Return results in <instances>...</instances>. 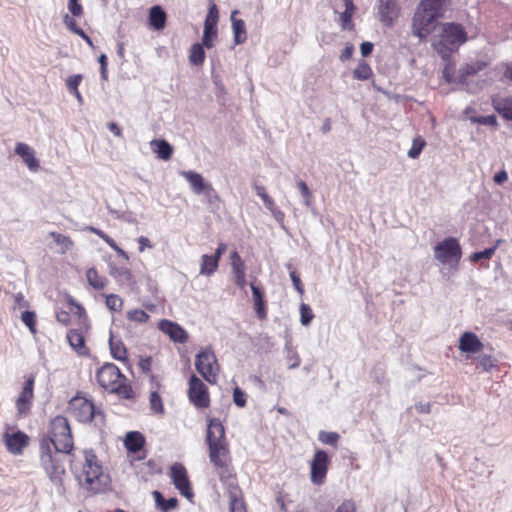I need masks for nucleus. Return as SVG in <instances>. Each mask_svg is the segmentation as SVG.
<instances>
[{
  "mask_svg": "<svg viewBox=\"0 0 512 512\" xmlns=\"http://www.w3.org/2000/svg\"><path fill=\"white\" fill-rule=\"evenodd\" d=\"M99 63H100V73H101V78L103 80H107L108 79V61H107V56L105 54H101L99 56Z\"/></svg>",
  "mask_w": 512,
  "mask_h": 512,
  "instance_id": "nucleus-62",
  "label": "nucleus"
},
{
  "mask_svg": "<svg viewBox=\"0 0 512 512\" xmlns=\"http://www.w3.org/2000/svg\"><path fill=\"white\" fill-rule=\"evenodd\" d=\"M447 61L448 62L442 71V77L447 84L457 83V75H455V65L449 60Z\"/></svg>",
  "mask_w": 512,
  "mask_h": 512,
  "instance_id": "nucleus-46",
  "label": "nucleus"
},
{
  "mask_svg": "<svg viewBox=\"0 0 512 512\" xmlns=\"http://www.w3.org/2000/svg\"><path fill=\"white\" fill-rule=\"evenodd\" d=\"M49 235L53 238L55 243L61 247L60 252L62 254L67 253L74 246V242L67 235H63V234L57 233L55 231L50 232Z\"/></svg>",
  "mask_w": 512,
  "mask_h": 512,
  "instance_id": "nucleus-36",
  "label": "nucleus"
},
{
  "mask_svg": "<svg viewBox=\"0 0 512 512\" xmlns=\"http://www.w3.org/2000/svg\"><path fill=\"white\" fill-rule=\"evenodd\" d=\"M82 79H83V77L81 74L69 76L66 80V85H67V88L69 89V91L73 92V91L79 90L78 87H79Z\"/></svg>",
  "mask_w": 512,
  "mask_h": 512,
  "instance_id": "nucleus-55",
  "label": "nucleus"
},
{
  "mask_svg": "<svg viewBox=\"0 0 512 512\" xmlns=\"http://www.w3.org/2000/svg\"><path fill=\"white\" fill-rule=\"evenodd\" d=\"M111 354L112 356L119 361H126L128 359V351L126 347L121 342H112L110 343Z\"/></svg>",
  "mask_w": 512,
  "mask_h": 512,
  "instance_id": "nucleus-43",
  "label": "nucleus"
},
{
  "mask_svg": "<svg viewBox=\"0 0 512 512\" xmlns=\"http://www.w3.org/2000/svg\"><path fill=\"white\" fill-rule=\"evenodd\" d=\"M233 401L236 406L243 408L247 403V394L239 387H235L233 390Z\"/></svg>",
  "mask_w": 512,
  "mask_h": 512,
  "instance_id": "nucleus-53",
  "label": "nucleus"
},
{
  "mask_svg": "<svg viewBox=\"0 0 512 512\" xmlns=\"http://www.w3.org/2000/svg\"><path fill=\"white\" fill-rule=\"evenodd\" d=\"M202 43H195L191 46L189 51V61L191 64L200 66L205 61V51Z\"/></svg>",
  "mask_w": 512,
  "mask_h": 512,
  "instance_id": "nucleus-34",
  "label": "nucleus"
},
{
  "mask_svg": "<svg viewBox=\"0 0 512 512\" xmlns=\"http://www.w3.org/2000/svg\"><path fill=\"white\" fill-rule=\"evenodd\" d=\"M34 384L35 376L31 374L26 378L23 388L16 400V409L19 415H26L31 409L32 400L34 398Z\"/></svg>",
  "mask_w": 512,
  "mask_h": 512,
  "instance_id": "nucleus-15",
  "label": "nucleus"
},
{
  "mask_svg": "<svg viewBox=\"0 0 512 512\" xmlns=\"http://www.w3.org/2000/svg\"><path fill=\"white\" fill-rule=\"evenodd\" d=\"M98 384L123 399H134L135 393L128 379L113 363H105L96 372Z\"/></svg>",
  "mask_w": 512,
  "mask_h": 512,
  "instance_id": "nucleus-6",
  "label": "nucleus"
},
{
  "mask_svg": "<svg viewBox=\"0 0 512 512\" xmlns=\"http://www.w3.org/2000/svg\"><path fill=\"white\" fill-rule=\"evenodd\" d=\"M105 305L111 312H121L124 306L123 299L117 294H103Z\"/></svg>",
  "mask_w": 512,
  "mask_h": 512,
  "instance_id": "nucleus-37",
  "label": "nucleus"
},
{
  "mask_svg": "<svg viewBox=\"0 0 512 512\" xmlns=\"http://www.w3.org/2000/svg\"><path fill=\"white\" fill-rule=\"evenodd\" d=\"M74 440L66 417L56 416L49 424L48 434L39 441L40 465L58 493L63 494L66 468L61 454H71Z\"/></svg>",
  "mask_w": 512,
  "mask_h": 512,
  "instance_id": "nucleus-1",
  "label": "nucleus"
},
{
  "mask_svg": "<svg viewBox=\"0 0 512 512\" xmlns=\"http://www.w3.org/2000/svg\"><path fill=\"white\" fill-rule=\"evenodd\" d=\"M400 8L397 0H379L378 14L380 21L386 26H392L399 17Z\"/></svg>",
  "mask_w": 512,
  "mask_h": 512,
  "instance_id": "nucleus-17",
  "label": "nucleus"
},
{
  "mask_svg": "<svg viewBox=\"0 0 512 512\" xmlns=\"http://www.w3.org/2000/svg\"><path fill=\"white\" fill-rule=\"evenodd\" d=\"M445 0H421L417 5L411 22V32L426 41L436 30L439 19L444 15Z\"/></svg>",
  "mask_w": 512,
  "mask_h": 512,
  "instance_id": "nucleus-3",
  "label": "nucleus"
},
{
  "mask_svg": "<svg viewBox=\"0 0 512 512\" xmlns=\"http://www.w3.org/2000/svg\"><path fill=\"white\" fill-rule=\"evenodd\" d=\"M22 322L29 328L30 332L36 333V314L33 311H24L21 315Z\"/></svg>",
  "mask_w": 512,
  "mask_h": 512,
  "instance_id": "nucleus-48",
  "label": "nucleus"
},
{
  "mask_svg": "<svg viewBox=\"0 0 512 512\" xmlns=\"http://www.w3.org/2000/svg\"><path fill=\"white\" fill-rule=\"evenodd\" d=\"M14 302H15V309L16 308H26L29 306L28 301L25 299L24 295L22 293H17L13 296Z\"/></svg>",
  "mask_w": 512,
  "mask_h": 512,
  "instance_id": "nucleus-63",
  "label": "nucleus"
},
{
  "mask_svg": "<svg viewBox=\"0 0 512 512\" xmlns=\"http://www.w3.org/2000/svg\"><path fill=\"white\" fill-rule=\"evenodd\" d=\"M230 497V512H247L246 505L241 497V490L237 483L227 485Z\"/></svg>",
  "mask_w": 512,
  "mask_h": 512,
  "instance_id": "nucleus-26",
  "label": "nucleus"
},
{
  "mask_svg": "<svg viewBox=\"0 0 512 512\" xmlns=\"http://www.w3.org/2000/svg\"><path fill=\"white\" fill-rule=\"evenodd\" d=\"M219 266V260L213 255H203L201 257L200 274L212 275Z\"/></svg>",
  "mask_w": 512,
  "mask_h": 512,
  "instance_id": "nucleus-33",
  "label": "nucleus"
},
{
  "mask_svg": "<svg viewBox=\"0 0 512 512\" xmlns=\"http://www.w3.org/2000/svg\"><path fill=\"white\" fill-rule=\"evenodd\" d=\"M466 27L456 22H445L440 25L438 35L432 41L433 49L443 60H450L453 53L468 41Z\"/></svg>",
  "mask_w": 512,
  "mask_h": 512,
  "instance_id": "nucleus-5",
  "label": "nucleus"
},
{
  "mask_svg": "<svg viewBox=\"0 0 512 512\" xmlns=\"http://www.w3.org/2000/svg\"><path fill=\"white\" fill-rule=\"evenodd\" d=\"M458 348L462 353L476 354L483 350L484 344L473 332H464L459 338Z\"/></svg>",
  "mask_w": 512,
  "mask_h": 512,
  "instance_id": "nucleus-19",
  "label": "nucleus"
},
{
  "mask_svg": "<svg viewBox=\"0 0 512 512\" xmlns=\"http://www.w3.org/2000/svg\"><path fill=\"white\" fill-rule=\"evenodd\" d=\"M85 462L82 467L80 481L87 490L97 493L102 488L104 478L102 465L93 450L84 451Z\"/></svg>",
  "mask_w": 512,
  "mask_h": 512,
  "instance_id": "nucleus-7",
  "label": "nucleus"
},
{
  "mask_svg": "<svg viewBox=\"0 0 512 512\" xmlns=\"http://www.w3.org/2000/svg\"><path fill=\"white\" fill-rule=\"evenodd\" d=\"M372 74L373 72L370 65L364 60L360 61L353 71L354 78L362 81L368 80Z\"/></svg>",
  "mask_w": 512,
  "mask_h": 512,
  "instance_id": "nucleus-38",
  "label": "nucleus"
},
{
  "mask_svg": "<svg viewBox=\"0 0 512 512\" xmlns=\"http://www.w3.org/2000/svg\"><path fill=\"white\" fill-rule=\"evenodd\" d=\"M493 108L505 119L512 120V96H493L491 99Z\"/></svg>",
  "mask_w": 512,
  "mask_h": 512,
  "instance_id": "nucleus-25",
  "label": "nucleus"
},
{
  "mask_svg": "<svg viewBox=\"0 0 512 512\" xmlns=\"http://www.w3.org/2000/svg\"><path fill=\"white\" fill-rule=\"evenodd\" d=\"M238 13V10H233L231 13L232 30L234 34V42L236 45L244 43L247 39L245 22L242 19H238L236 17Z\"/></svg>",
  "mask_w": 512,
  "mask_h": 512,
  "instance_id": "nucleus-28",
  "label": "nucleus"
},
{
  "mask_svg": "<svg viewBox=\"0 0 512 512\" xmlns=\"http://www.w3.org/2000/svg\"><path fill=\"white\" fill-rule=\"evenodd\" d=\"M187 395L190 403L197 409H207L211 405L207 385L194 374L189 378Z\"/></svg>",
  "mask_w": 512,
  "mask_h": 512,
  "instance_id": "nucleus-10",
  "label": "nucleus"
},
{
  "mask_svg": "<svg viewBox=\"0 0 512 512\" xmlns=\"http://www.w3.org/2000/svg\"><path fill=\"white\" fill-rule=\"evenodd\" d=\"M87 230L92 232L93 234L97 235L98 237H100L103 241H105L109 245V247L112 248L117 253L118 256L123 257L125 259H128L127 253L123 249H121L117 245L115 240L112 239L103 230H101L99 228H96V227H93V226L88 227Z\"/></svg>",
  "mask_w": 512,
  "mask_h": 512,
  "instance_id": "nucleus-32",
  "label": "nucleus"
},
{
  "mask_svg": "<svg viewBox=\"0 0 512 512\" xmlns=\"http://www.w3.org/2000/svg\"><path fill=\"white\" fill-rule=\"evenodd\" d=\"M230 259L232 272L234 275L245 273V263L242 260L241 256L238 254V252L234 251L233 253H231Z\"/></svg>",
  "mask_w": 512,
  "mask_h": 512,
  "instance_id": "nucleus-45",
  "label": "nucleus"
},
{
  "mask_svg": "<svg viewBox=\"0 0 512 512\" xmlns=\"http://www.w3.org/2000/svg\"><path fill=\"white\" fill-rule=\"evenodd\" d=\"M353 14L354 12H350V11H343L341 14H340V25L342 27V29L346 30H351L353 29L354 27V24H353Z\"/></svg>",
  "mask_w": 512,
  "mask_h": 512,
  "instance_id": "nucleus-54",
  "label": "nucleus"
},
{
  "mask_svg": "<svg viewBox=\"0 0 512 512\" xmlns=\"http://www.w3.org/2000/svg\"><path fill=\"white\" fill-rule=\"evenodd\" d=\"M318 440L325 445L337 448L340 435L337 432H327L322 430L318 433Z\"/></svg>",
  "mask_w": 512,
  "mask_h": 512,
  "instance_id": "nucleus-41",
  "label": "nucleus"
},
{
  "mask_svg": "<svg viewBox=\"0 0 512 512\" xmlns=\"http://www.w3.org/2000/svg\"><path fill=\"white\" fill-rule=\"evenodd\" d=\"M169 476L171 478L172 483L175 488L179 491V493L191 500L194 496L191 483L188 477V473L184 465L181 463H174L170 467Z\"/></svg>",
  "mask_w": 512,
  "mask_h": 512,
  "instance_id": "nucleus-14",
  "label": "nucleus"
},
{
  "mask_svg": "<svg viewBox=\"0 0 512 512\" xmlns=\"http://www.w3.org/2000/svg\"><path fill=\"white\" fill-rule=\"evenodd\" d=\"M290 278L292 280V283H293V286L294 288L297 290V292L299 294H304V285L303 283L301 282V279L300 277L298 276L297 272L296 271H292L290 273Z\"/></svg>",
  "mask_w": 512,
  "mask_h": 512,
  "instance_id": "nucleus-61",
  "label": "nucleus"
},
{
  "mask_svg": "<svg viewBox=\"0 0 512 512\" xmlns=\"http://www.w3.org/2000/svg\"><path fill=\"white\" fill-rule=\"evenodd\" d=\"M250 287L252 291L255 313L260 320H266L267 303L264 299V291L260 287L256 286L253 282L250 283Z\"/></svg>",
  "mask_w": 512,
  "mask_h": 512,
  "instance_id": "nucleus-23",
  "label": "nucleus"
},
{
  "mask_svg": "<svg viewBox=\"0 0 512 512\" xmlns=\"http://www.w3.org/2000/svg\"><path fill=\"white\" fill-rule=\"evenodd\" d=\"M152 364H153V360H152L151 356L140 357L139 362H138V366H139L140 370L143 373L150 374V375L152 374L151 373Z\"/></svg>",
  "mask_w": 512,
  "mask_h": 512,
  "instance_id": "nucleus-56",
  "label": "nucleus"
},
{
  "mask_svg": "<svg viewBox=\"0 0 512 512\" xmlns=\"http://www.w3.org/2000/svg\"><path fill=\"white\" fill-rule=\"evenodd\" d=\"M256 194L262 199L265 207L270 210L272 213L276 211V205L274 200L269 196L264 186L255 185L254 186Z\"/></svg>",
  "mask_w": 512,
  "mask_h": 512,
  "instance_id": "nucleus-40",
  "label": "nucleus"
},
{
  "mask_svg": "<svg viewBox=\"0 0 512 512\" xmlns=\"http://www.w3.org/2000/svg\"><path fill=\"white\" fill-rule=\"evenodd\" d=\"M334 512H357L355 501L351 499L344 500Z\"/></svg>",
  "mask_w": 512,
  "mask_h": 512,
  "instance_id": "nucleus-57",
  "label": "nucleus"
},
{
  "mask_svg": "<svg viewBox=\"0 0 512 512\" xmlns=\"http://www.w3.org/2000/svg\"><path fill=\"white\" fill-rule=\"evenodd\" d=\"M477 367L485 372H490L497 367V359L491 355H482L478 358Z\"/></svg>",
  "mask_w": 512,
  "mask_h": 512,
  "instance_id": "nucleus-42",
  "label": "nucleus"
},
{
  "mask_svg": "<svg viewBox=\"0 0 512 512\" xmlns=\"http://www.w3.org/2000/svg\"><path fill=\"white\" fill-rule=\"evenodd\" d=\"M426 146V141L423 137L417 136L413 139L412 146L408 151V156L412 159H416L421 154L422 150Z\"/></svg>",
  "mask_w": 512,
  "mask_h": 512,
  "instance_id": "nucleus-44",
  "label": "nucleus"
},
{
  "mask_svg": "<svg viewBox=\"0 0 512 512\" xmlns=\"http://www.w3.org/2000/svg\"><path fill=\"white\" fill-rule=\"evenodd\" d=\"M68 411L73 417L82 423L91 422L96 415V409L93 401L80 393L69 401Z\"/></svg>",
  "mask_w": 512,
  "mask_h": 512,
  "instance_id": "nucleus-12",
  "label": "nucleus"
},
{
  "mask_svg": "<svg viewBox=\"0 0 512 512\" xmlns=\"http://www.w3.org/2000/svg\"><path fill=\"white\" fill-rule=\"evenodd\" d=\"M218 30H211L207 33V30H203L202 44L210 49L214 46V42L217 40Z\"/></svg>",
  "mask_w": 512,
  "mask_h": 512,
  "instance_id": "nucleus-52",
  "label": "nucleus"
},
{
  "mask_svg": "<svg viewBox=\"0 0 512 512\" xmlns=\"http://www.w3.org/2000/svg\"><path fill=\"white\" fill-rule=\"evenodd\" d=\"M297 186L301 195L305 199L306 205H310V202L312 200V193L310 192L307 184L304 181H300Z\"/></svg>",
  "mask_w": 512,
  "mask_h": 512,
  "instance_id": "nucleus-59",
  "label": "nucleus"
},
{
  "mask_svg": "<svg viewBox=\"0 0 512 512\" xmlns=\"http://www.w3.org/2000/svg\"><path fill=\"white\" fill-rule=\"evenodd\" d=\"M472 121L476 122L478 124L490 125V126H494L497 124V119H496L495 115L479 116V117L472 119Z\"/></svg>",
  "mask_w": 512,
  "mask_h": 512,
  "instance_id": "nucleus-60",
  "label": "nucleus"
},
{
  "mask_svg": "<svg viewBox=\"0 0 512 512\" xmlns=\"http://www.w3.org/2000/svg\"><path fill=\"white\" fill-rule=\"evenodd\" d=\"M151 149L157 154L158 158L168 161L173 154L172 146L164 139H154L150 142Z\"/></svg>",
  "mask_w": 512,
  "mask_h": 512,
  "instance_id": "nucleus-30",
  "label": "nucleus"
},
{
  "mask_svg": "<svg viewBox=\"0 0 512 512\" xmlns=\"http://www.w3.org/2000/svg\"><path fill=\"white\" fill-rule=\"evenodd\" d=\"M153 497L156 505L163 511L168 512L177 507L178 500L176 498L165 499L159 491L153 492Z\"/></svg>",
  "mask_w": 512,
  "mask_h": 512,
  "instance_id": "nucleus-35",
  "label": "nucleus"
},
{
  "mask_svg": "<svg viewBox=\"0 0 512 512\" xmlns=\"http://www.w3.org/2000/svg\"><path fill=\"white\" fill-rule=\"evenodd\" d=\"M182 175L189 182L195 194L205 193L207 196L213 195L216 199H219L214 188L211 186V184L205 183L201 174L194 171H185L182 173Z\"/></svg>",
  "mask_w": 512,
  "mask_h": 512,
  "instance_id": "nucleus-16",
  "label": "nucleus"
},
{
  "mask_svg": "<svg viewBox=\"0 0 512 512\" xmlns=\"http://www.w3.org/2000/svg\"><path fill=\"white\" fill-rule=\"evenodd\" d=\"M150 408L156 414L164 413V405L162 398L159 394L161 388V380L159 376L151 374L150 376Z\"/></svg>",
  "mask_w": 512,
  "mask_h": 512,
  "instance_id": "nucleus-21",
  "label": "nucleus"
},
{
  "mask_svg": "<svg viewBox=\"0 0 512 512\" xmlns=\"http://www.w3.org/2000/svg\"><path fill=\"white\" fill-rule=\"evenodd\" d=\"M503 79L512 83V62L502 64Z\"/></svg>",
  "mask_w": 512,
  "mask_h": 512,
  "instance_id": "nucleus-64",
  "label": "nucleus"
},
{
  "mask_svg": "<svg viewBox=\"0 0 512 512\" xmlns=\"http://www.w3.org/2000/svg\"><path fill=\"white\" fill-rule=\"evenodd\" d=\"M15 153L20 156L23 162L31 171H37L39 168V161L35 157V151L32 147L25 143H17Z\"/></svg>",
  "mask_w": 512,
  "mask_h": 512,
  "instance_id": "nucleus-22",
  "label": "nucleus"
},
{
  "mask_svg": "<svg viewBox=\"0 0 512 512\" xmlns=\"http://www.w3.org/2000/svg\"><path fill=\"white\" fill-rule=\"evenodd\" d=\"M2 442L10 454L19 456L30 445V437L21 430L7 426L2 435Z\"/></svg>",
  "mask_w": 512,
  "mask_h": 512,
  "instance_id": "nucleus-11",
  "label": "nucleus"
},
{
  "mask_svg": "<svg viewBox=\"0 0 512 512\" xmlns=\"http://www.w3.org/2000/svg\"><path fill=\"white\" fill-rule=\"evenodd\" d=\"M434 257L443 265L456 268L462 257V248L458 239L448 237L434 246Z\"/></svg>",
  "mask_w": 512,
  "mask_h": 512,
  "instance_id": "nucleus-8",
  "label": "nucleus"
},
{
  "mask_svg": "<svg viewBox=\"0 0 512 512\" xmlns=\"http://www.w3.org/2000/svg\"><path fill=\"white\" fill-rule=\"evenodd\" d=\"M112 276L120 282H127L129 284L134 283V277L132 272L125 267L117 269L115 273H112Z\"/></svg>",
  "mask_w": 512,
  "mask_h": 512,
  "instance_id": "nucleus-49",
  "label": "nucleus"
},
{
  "mask_svg": "<svg viewBox=\"0 0 512 512\" xmlns=\"http://www.w3.org/2000/svg\"><path fill=\"white\" fill-rule=\"evenodd\" d=\"M126 318L130 322L144 324L149 321L150 316L144 310L137 308L127 311Z\"/></svg>",
  "mask_w": 512,
  "mask_h": 512,
  "instance_id": "nucleus-39",
  "label": "nucleus"
},
{
  "mask_svg": "<svg viewBox=\"0 0 512 512\" xmlns=\"http://www.w3.org/2000/svg\"><path fill=\"white\" fill-rule=\"evenodd\" d=\"M166 12L158 5L149 10V24L155 30H162L166 26Z\"/></svg>",
  "mask_w": 512,
  "mask_h": 512,
  "instance_id": "nucleus-29",
  "label": "nucleus"
},
{
  "mask_svg": "<svg viewBox=\"0 0 512 512\" xmlns=\"http://www.w3.org/2000/svg\"><path fill=\"white\" fill-rule=\"evenodd\" d=\"M330 464L331 459L326 451H315L310 461V480L314 485H322L325 482Z\"/></svg>",
  "mask_w": 512,
  "mask_h": 512,
  "instance_id": "nucleus-13",
  "label": "nucleus"
},
{
  "mask_svg": "<svg viewBox=\"0 0 512 512\" xmlns=\"http://www.w3.org/2000/svg\"><path fill=\"white\" fill-rule=\"evenodd\" d=\"M206 442L210 462L220 481L225 486L237 483L229 443L225 437V428L219 419H209Z\"/></svg>",
  "mask_w": 512,
  "mask_h": 512,
  "instance_id": "nucleus-2",
  "label": "nucleus"
},
{
  "mask_svg": "<svg viewBox=\"0 0 512 512\" xmlns=\"http://www.w3.org/2000/svg\"><path fill=\"white\" fill-rule=\"evenodd\" d=\"M496 249L497 245H494L493 247L487 248L483 251L475 252L470 256V260L472 262H478L481 259H490L494 255Z\"/></svg>",
  "mask_w": 512,
  "mask_h": 512,
  "instance_id": "nucleus-51",
  "label": "nucleus"
},
{
  "mask_svg": "<svg viewBox=\"0 0 512 512\" xmlns=\"http://www.w3.org/2000/svg\"><path fill=\"white\" fill-rule=\"evenodd\" d=\"M65 300L76 319L77 326L67 331V341L78 356L87 357L90 355V350L86 345V335L91 328L89 316L84 306L77 302L74 297L67 294Z\"/></svg>",
  "mask_w": 512,
  "mask_h": 512,
  "instance_id": "nucleus-4",
  "label": "nucleus"
},
{
  "mask_svg": "<svg viewBox=\"0 0 512 512\" xmlns=\"http://www.w3.org/2000/svg\"><path fill=\"white\" fill-rule=\"evenodd\" d=\"M145 443V437L139 431L128 432L124 439V446L130 454H137L143 451Z\"/></svg>",
  "mask_w": 512,
  "mask_h": 512,
  "instance_id": "nucleus-24",
  "label": "nucleus"
},
{
  "mask_svg": "<svg viewBox=\"0 0 512 512\" xmlns=\"http://www.w3.org/2000/svg\"><path fill=\"white\" fill-rule=\"evenodd\" d=\"M219 22V9L215 2L211 1L209 4L208 12L204 21V30L207 33L211 30H218L217 25Z\"/></svg>",
  "mask_w": 512,
  "mask_h": 512,
  "instance_id": "nucleus-31",
  "label": "nucleus"
},
{
  "mask_svg": "<svg viewBox=\"0 0 512 512\" xmlns=\"http://www.w3.org/2000/svg\"><path fill=\"white\" fill-rule=\"evenodd\" d=\"M487 65V62L478 60L461 66L457 72V84L462 86L467 85L470 77L475 76L478 72L485 69Z\"/></svg>",
  "mask_w": 512,
  "mask_h": 512,
  "instance_id": "nucleus-20",
  "label": "nucleus"
},
{
  "mask_svg": "<svg viewBox=\"0 0 512 512\" xmlns=\"http://www.w3.org/2000/svg\"><path fill=\"white\" fill-rule=\"evenodd\" d=\"M85 276L89 286L96 291L104 290L109 283L108 278L100 274L95 267L88 268Z\"/></svg>",
  "mask_w": 512,
  "mask_h": 512,
  "instance_id": "nucleus-27",
  "label": "nucleus"
},
{
  "mask_svg": "<svg viewBox=\"0 0 512 512\" xmlns=\"http://www.w3.org/2000/svg\"><path fill=\"white\" fill-rule=\"evenodd\" d=\"M67 306L69 305L67 304ZM71 315H73V313L71 312L70 307H68V310H58L55 317L58 323L68 327L72 325Z\"/></svg>",
  "mask_w": 512,
  "mask_h": 512,
  "instance_id": "nucleus-50",
  "label": "nucleus"
},
{
  "mask_svg": "<svg viewBox=\"0 0 512 512\" xmlns=\"http://www.w3.org/2000/svg\"><path fill=\"white\" fill-rule=\"evenodd\" d=\"M160 331L169 336V338L177 343H185L188 339L186 330L178 323L171 320L162 319L158 323Z\"/></svg>",
  "mask_w": 512,
  "mask_h": 512,
  "instance_id": "nucleus-18",
  "label": "nucleus"
},
{
  "mask_svg": "<svg viewBox=\"0 0 512 512\" xmlns=\"http://www.w3.org/2000/svg\"><path fill=\"white\" fill-rule=\"evenodd\" d=\"M314 318V313L308 304L300 305V321L304 326H308Z\"/></svg>",
  "mask_w": 512,
  "mask_h": 512,
  "instance_id": "nucleus-47",
  "label": "nucleus"
},
{
  "mask_svg": "<svg viewBox=\"0 0 512 512\" xmlns=\"http://www.w3.org/2000/svg\"><path fill=\"white\" fill-rule=\"evenodd\" d=\"M195 367L208 383L212 385L217 383L220 365L215 353L211 349H205L196 355Z\"/></svg>",
  "mask_w": 512,
  "mask_h": 512,
  "instance_id": "nucleus-9",
  "label": "nucleus"
},
{
  "mask_svg": "<svg viewBox=\"0 0 512 512\" xmlns=\"http://www.w3.org/2000/svg\"><path fill=\"white\" fill-rule=\"evenodd\" d=\"M68 9L75 17H79L83 14V7L79 3V0H68Z\"/></svg>",
  "mask_w": 512,
  "mask_h": 512,
  "instance_id": "nucleus-58",
  "label": "nucleus"
}]
</instances>
